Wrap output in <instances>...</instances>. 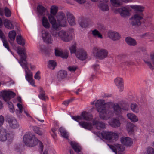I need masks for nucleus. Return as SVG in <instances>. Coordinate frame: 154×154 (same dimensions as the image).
Returning a JSON list of instances; mask_svg holds the SVG:
<instances>
[{
	"mask_svg": "<svg viewBox=\"0 0 154 154\" xmlns=\"http://www.w3.org/2000/svg\"><path fill=\"white\" fill-rule=\"evenodd\" d=\"M96 107L97 112H99V116L100 118L103 120H106L112 116L113 112L118 116L120 115L121 113L122 109L117 104L113 105V112L110 108L106 107L100 100H97L96 103Z\"/></svg>",
	"mask_w": 154,
	"mask_h": 154,
	"instance_id": "nucleus-1",
	"label": "nucleus"
},
{
	"mask_svg": "<svg viewBox=\"0 0 154 154\" xmlns=\"http://www.w3.org/2000/svg\"><path fill=\"white\" fill-rule=\"evenodd\" d=\"M72 119L77 122L80 126L85 129L90 130L92 128V125L91 123L80 121L84 120L91 121L93 118V116L91 113L86 112H83L81 116H72Z\"/></svg>",
	"mask_w": 154,
	"mask_h": 154,
	"instance_id": "nucleus-2",
	"label": "nucleus"
},
{
	"mask_svg": "<svg viewBox=\"0 0 154 154\" xmlns=\"http://www.w3.org/2000/svg\"><path fill=\"white\" fill-rule=\"evenodd\" d=\"M139 53H142L143 54L144 62L151 70H153L154 69V67L152 64L154 66V52L152 51L150 53V59L148 58V54L145 47H140L138 48L137 50L132 51L131 54L135 55Z\"/></svg>",
	"mask_w": 154,
	"mask_h": 154,
	"instance_id": "nucleus-3",
	"label": "nucleus"
},
{
	"mask_svg": "<svg viewBox=\"0 0 154 154\" xmlns=\"http://www.w3.org/2000/svg\"><path fill=\"white\" fill-rule=\"evenodd\" d=\"M54 16L51 14L48 16L49 21L52 25V28L54 30L58 31L60 29L61 27H64L67 25L65 14L63 13H61V14L57 17L58 23L56 22Z\"/></svg>",
	"mask_w": 154,
	"mask_h": 154,
	"instance_id": "nucleus-4",
	"label": "nucleus"
},
{
	"mask_svg": "<svg viewBox=\"0 0 154 154\" xmlns=\"http://www.w3.org/2000/svg\"><path fill=\"white\" fill-rule=\"evenodd\" d=\"M23 140L25 145L29 147L35 146L38 143L41 151H43V145L42 143L39 140L34 134L30 132L26 133L23 136Z\"/></svg>",
	"mask_w": 154,
	"mask_h": 154,
	"instance_id": "nucleus-5",
	"label": "nucleus"
},
{
	"mask_svg": "<svg viewBox=\"0 0 154 154\" xmlns=\"http://www.w3.org/2000/svg\"><path fill=\"white\" fill-rule=\"evenodd\" d=\"M131 7L135 10L138 11L132 17L131 23L133 25L139 26L141 24L140 20L143 18V15L142 12L144 11V8L142 6L137 5H131Z\"/></svg>",
	"mask_w": 154,
	"mask_h": 154,
	"instance_id": "nucleus-6",
	"label": "nucleus"
},
{
	"mask_svg": "<svg viewBox=\"0 0 154 154\" xmlns=\"http://www.w3.org/2000/svg\"><path fill=\"white\" fill-rule=\"evenodd\" d=\"M71 53H75L77 57L79 60H83L87 58V54L86 51L83 49H79L76 52V44L75 43L70 48Z\"/></svg>",
	"mask_w": 154,
	"mask_h": 154,
	"instance_id": "nucleus-7",
	"label": "nucleus"
},
{
	"mask_svg": "<svg viewBox=\"0 0 154 154\" xmlns=\"http://www.w3.org/2000/svg\"><path fill=\"white\" fill-rule=\"evenodd\" d=\"M17 52L21 57L19 63L22 67L23 68L28 66V63L26 60L27 55L25 50L23 48L18 47Z\"/></svg>",
	"mask_w": 154,
	"mask_h": 154,
	"instance_id": "nucleus-8",
	"label": "nucleus"
},
{
	"mask_svg": "<svg viewBox=\"0 0 154 154\" xmlns=\"http://www.w3.org/2000/svg\"><path fill=\"white\" fill-rule=\"evenodd\" d=\"M4 121V118L2 115L0 116V141L4 142L6 140L9 135L8 131L2 127Z\"/></svg>",
	"mask_w": 154,
	"mask_h": 154,
	"instance_id": "nucleus-9",
	"label": "nucleus"
},
{
	"mask_svg": "<svg viewBox=\"0 0 154 154\" xmlns=\"http://www.w3.org/2000/svg\"><path fill=\"white\" fill-rule=\"evenodd\" d=\"M101 135L103 139L112 142L117 140L118 139V134L111 131H103L101 133Z\"/></svg>",
	"mask_w": 154,
	"mask_h": 154,
	"instance_id": "nucleus-10",
	"label": "nucleus"
},
{
	"mask_svg": "<svg viewBox=\"0 0 154 154\" xmlns=\"http://www.w3.org/2000/svg\"><path fill=\"white\" fill-rule=\"evenodd\" d=\"M1 94L4 100L8 102L9 108L13 106V104L11 102H9V100L11 98H13L15 96V94L11 91H7L4 90L1 92Z\"/></svg>",
	"mask_w": 154,
	"mask_h": 154,
	"instance_id": "nucleus-11",
	"label": "nucleus"
},
{
	"mask_svg": "<svg viewBox=\"0 0 154 154\" xmlns=\"http://www.w3.org/2000/svg\"><path fill=\"white\" fill-rule=\"evenodd\" d=\"M93 53L94 55L100 59L106 58L108 54V52L106 49H100L97 47L94 48Z\"/></svg>",
	"mask_w": 154,
	"mask_h": 154,
	"instance_id": "nucleus-12",
	"label": "nucleus"
},
{
	"mask_svg": "<svg viewBox=\"0 0 154 154\" xmlns=\"http://www.w3.org/2000/svg\"><path fill=\"white\" fill-rule=\"evenodd\" d=\"M24 69L26 73L25 77L26 80L30 84L33 86H35V82L33 79L32 73L29 69L28 66L23 68Z\"/></svg>",
	"mask_w": 154,
	"mask_h": 154,
	"instance_id": "nucleus-13",
	"label": "nucleus"
},
{
	"mask_svg": "<svg viewBox=\"0 0 154 154\" xmlns=\"http://www.w3.org/2000/svg\"><path fill=\"white\" fill-rule=\"evenodd\" d=\"M108 145L114 152L116 153L118 152L119 154H121L125 149L123 146L119 144H116L114 146L110 144H108Z\"/></svg>",
	"mask_w": 154,
	"mask_h": 154,
	"instance_id": "nucleus-14",
	"label": "nucleus"
},
{
	"mask_svg": "<svg viewBox=\"0 0 154 154\" xmlns=\"http://www.w3.org/2000/svg\"><path fill=\"white\" fill-rule=\"evenodd\" d=\"M7 121L8 122L9 126L13 129L18 128L19 126L18 123L14 117H8L7 118Z\"/></svg>",
	"mask_w": 154,
	"mask_h": 154,
	"instance_id": "nucleus-15",
	"label": "nucleus"
},
{
	"mask_svg": "<svg viewBox=\"0 0 154 154\" xmlns=\"http://www.w3.org/2000/svg\"><path fill=\"white\" fill-rule=\"evenodd\" d=\"M115 13H119L123 17H125L129 15V11L128 8L122 7L121 8L116 9L114 11Z\"/></svg>",
	"mask_w": 154,
	"mask_h": 154,
	"instance_id": "nucleus-16",
	"label": "nucleus"
},
{
	"mask_svg": "<svg viewBox=\"0 0 154 154\" xmlns=\"http://www.w3.org/2000/svg\"><path fill=\"white\" fill-rule=\"evenodd\" d=\"M114 82L116 86L120 91H123L124 88L123 81L121 78L117 77L114 80Z\"/></svg>",
	"mask_w": 154,
	"mask_h": 154,
	"instance_id": "nucleus-17",
	"label": "nucleus"
},
{
	"mask_svg": "<svg viewBox=\"0 0 154 154\" xmlns=\"http://www.w3.org/2000/svg\"><path fill=\"white\" fill-rule=\"evenodd\" d=\"M55 54L56 56H59L61 57L66 59L68 57V54L67 52H63L61 49L56 48L55 49Z\"/></svg>",
	"mask_w": 154,
	"mask_h": 154,
	"instance_id": "nucleus-18",
	"label": "nucleus"
},
{
	"mask_svg": "<svg viewBox=\"0 0 154 154\" xmlns=\"http://www.w3.org/2000/svg\"><path fill=\"white\" fill-rule=\"evenodd\" d=\"M122 143L126 146H130L132 144L131 138L128 137H122L121 139Z\"/></svg>",
	"mask_w": 154,
	"mask_h": 154,
	"instance_id": "nucleus-19",
	"label": "nucleus"
},
{
	"mask_svg": "<svg viewBox=\"0 0 154 154\" xmlns=\"http://www.w3.org/2000/svg\"><path fill=\"white\" fill-rule=\"evenodd\" d=\"M93 125H95L96 128L98 130H101L106 128L105 124L102 122H99L98 121L94 119L93 120Z\"/></svg>",
	"mask_w": 154,
	"mask_h": 154,
	"instance_id": "nucleus-20",
	"label": "nucleus"
},
{
	"mask_svg": "<svg viewBox=\"0 0 154 154\" xmlns=\"http://www.w3.org/2000/svg\"><path fill=\"white\" fill-rule=\"evenodd\" d=\"M109 124L112 127L117 128L120 126V121L116 119L113 118L109 122Z\"/></svg>",
	"mask_w": 154,
	"mask_h": 154,
	"instance_id": "nucleus-21",
	"label": "nucleus"
},
{
	"mask_svg": "<svg viewBox=\"0 0 154 154\" xmlns=\"http://www.w3.org/2000/svg\"><path fill=\"white\" fill-rule=\"evenodd\" d=\"M3 24L6 28L8 29H11L14 28V26L12 22L7 19L3 20Z\"/></svg>",
	"mask_w": 154,
	"mask_h": 154,
	"instance_id": "nucleus-22",
	"label": "nucleus"
},
{
	"mask_svg": "<svg viewBox=\"0 0 154 154\" xmlns=\"http://www.w3.org/2000/svg\"><path fill=\"white\" fill-rule=\"evenodd\" d=\"M70 144L73 149L76 152L79 153L81 152L82 148L78 143L71 141Z\"/></svg>",
	"mask_w": 154,
	"mask_h": 154,
	"instance_id": "nucleus-23",
	"label": "nucleus"
},
{
	"mask_svg": "<svg viewBox=\"0 0 154 154\" xmlns=\"http://www.w3.org/2000/svg\"><path fill=\"white\" fill-rule=\"evenodd\" d=\"M66 15L68 22L69 24L71 26L75 25V21L73 15L69 12L67 13Z\"/></svg>",
	"mask_w": 154,
	"mask_h": 154,
	"instance_id": "nucleus-24",
	"label": "nucleus"
},
{
	"mask_svg": "<svg viewBox=\"0 0 154 154\" xmlns=\"http://www.w3.org/2000/svg\"><path fill=\"white\" fill-rule=\"evenodd\" d=\"M79 21L80 26L83 28H86L88 26V20L83 17L79 19Z\"/></svg>",
	"mask_w": 154,
	"mask_h": 154,
	"instance_id": "nucleus-25",
	"label": "nucleus"
},
{
	"mask_svg": "<svg viewBox=\"0 0 154 154\" xmlns=\"http://www.w3.org/2000/svg\"><path fill=\"white\" fill-rule=\"evenodd\" d=\"M17 106L19 109V110H16V112L18 117L19 118H22L23 117V116L21 115L23 112V106L20 103L17 104Z\"/></svg>",
	"mask_w": 154,
	"mask_h": 154,
	"instance_id": "nucleus-26",
	"label": "nucleus"
},
{
	"mask_svg": "<svg viewBox=\"0 0 154 154\" xmlns=\"http://www.w3.org/2000/svg\"><path fill=\"white\" fill-rule=\"evenodd\" d=\"M67 75V72L64 70H60L58 72L57 74V78L59 80H61L65 78Z\"/></svg>",
	"mask_w": 154,
	"mask_h": 154,
	"instance_id": "nucleus-27",
	"label": "nucleus"
},
{
	"mask_svg": "<svg viewBox=\"0 0 154 154\" xmlns=\"http://www.w3.org/2000/svg\"><path fill=\"white\" fill-rule=\"evenodd\" d=\"M127 116L128 118L133 122H136L138 120V118L137 116L132 113H128Z\"/></svg>",
	"mask_w": 154,
	"mask_h": 154,
	"instance_id": "nucleus-28",
	"label": "nucleus"
},
{
	"mask_svg": "<svg viewBox=\"0 0 154 154\" xmlns=\"http://www.w3.org/2000/svg\"><path fill=\"white\" fill-rule=\"evenodd\" d=\"M38 97L44 101H46L48 99V97L45 95V91L42 88H40V94Z\"/></svg>",
	"mask_w": 154,
	"mask_h": 154,
	"instance_id": "nucleus-29",
	"label": "nucleus"
},
{
	"mask_svg": "<svg viewBox=\"0 0 154 154\" xmlns=\"http://www.w3.org/2000/svg\"><path fill=\"white\" fill-rule=\"evenodd\" d=\"M108 37L112 38H118L120 37L119 34L117 32H115L112 31L109 32L108 33Z\"/></svg>",
	"mask_w": 154,
	"mask_h": 154,
	"instance_id": "nucleus-30",
	"label": "nucleus"
},
{
	"mask_svg": "<svg viewBox=\"0 0 154 154\" xmlns=\"http://www.w3.org/2000/svg\"><path fill=\"white\" fill-rule=\"evenodd\" d=\"M59 131L63 137L67 139H68V136L67 133L64 128L62 127H60L59 129Z\"/></svg>",
	"mask_w": 154,
	"mask_h": 154,
	"instance_id": "nucleus-31",
	"label": "nucleus"
},
{
	"mask_svg": "<svg viewBox=\"0 0 154 154\" xmlns=\"http://www.w3.org/2000/svg\"><path fill=\"white\" fill-rule=\"evenodd\" d=\"M38 48L40 49L41 52L45 54H48L49 53V50L44 45L39 44L38 45Z\"/></svg>",
	"mask_w": 154,
	"mask_h": 154,
	"instance_id": "nucleus-32",
	"label": "nucleus"
},
{
	"mask_svg": "<svg viewBox=\"0 0 154 154\" xmlns=\"http://www.w3.org/2000/svg\"><path fill=\"white\" fill-rule=\"evenodd\" d=\"M42 25L46 29L49 28L50 26V24L46 17H43L42 20Z\"/></svg>",
	"mask_w": 154,
	"mask_h": 154,
	"instance_id": "nucleus-33",
	"label": "nucleus"
},
{
	"mask_svg": "<svg viewBox=\"0 0 154 154\" xmlns=\"http://www.w3.org/2000/svg\"><path fill=\"white\" fill-rule=\"evenodd\" d=\"M46 10L44 7L41 5H39L37 7V10L39 14L41 15H43Z\"/></svg>",
	"mask_w": 154,
	"mask_h": 154,
	"instance_id": "nucleus-34",
	"label": "nucleus"
},
{
	"mask_svg": "<svg viewBox=\"0 0 154 154\" xmlns=\"http://www.w3.org/2000/svg\"><path fill=\"white\" fill-rule=\"evenodd\" d=\"M58 7L55 5L51 6L50 8L51 14L53 15H55L58 11Z\"/></svg>",
	"mask_w": 154,
	"mask_h": 154,
	"instance_id": "nucleus-35",
	"label": "nucleus"
},
{
	"mask_svg": "<svg viewBox=\"0 0 154 154\" xmlns=\"http://www.w3.org/2000/svg\"><path fill=\"white\" fill-rule=\"evenodd\" d=\"M131 108L132 111L136 113H138L139 112V106L136 104H131Z\"/></svg>",
	"mask_w": 154,
	"mask_h": 154,
	"instance_id": "nucleus-36",
	"label": "nucleus"
},
{
	"mask_svg": "<svg viewBox=\"0 0 154 154\" xmlns=\"http://www.w3.org/2000/svg\"><path fill=\"white\" fill-rule=\"evenodd\" d=\"M134 127V124L131 122L128 123L127 124V129L129 132H132L133 131Z\"/></svg>",
	"mask_w": 154,
	"mask_h": 154,
	"instance_id": "nucleus-37",
	"label": "nucleus"
},
{
	"mask_svg": "<svg viewBox=\"0 0 154 154\" xmlns=\"http://www.w3.org/2000/svg\"><path fill=\"white\" fill-rule=\"evenodd\" d=\"M127 44L131 46H134L137 44V42L134 39H125Z\"/></svg>",
	"mask_w": 154,
	"mask_h": 154,
	"instance_id": "nucleus-38",
	"label": "nucleus"
},
{
	"mask_svg": "<svg viewBox=\"0 0 154 154\" xmlns=\"http://www.w3.org/2000/svg\"><path fill=\"white\" fill-rule=\"evenodd\" d=\"M50 35L48 32L45 30H42V38H50Z\"/></svg>",
	"mask_w": 154,
	"mask_h": 154,
	"instance_id": "nucleus-39",
	"label": "nucleus"
},
{
	"mask_svg": "<svg viewBox=\"0 0 154 154\" xmlns=\"http://www.w3.org/2000/svg\"><path fill=\"white\" fill-rule=\"evenodd\" d=\"M48 67L50 68H52L53 69L56 66V63L54 60H50L48 62Z\"/></svg>",
	"mask_w": 154,
	"mask_h": 154,
	"instance_id": "nucleus-40",
	"label": "nucleus"
},
{
	"mask_svg": "<svg viewBox=\"0 0 154 154\" xmlns=\"http://www.w3.org/2000/svg\"><path fill=\"white\" fill-rule=\"evenodd\" d=\"M99 6L103 11H107L109 9L108 5L106 3H101L100 4Z\"/></svg>",
	"mask_w": 154,
	"mask_h": 154,
	"instance_id": "nucleus-41",
	"label": "nucleus"
},
{
	"mask_svg": "<svg viewBox=\"0 0 154 154\" xmlns=\"http://www.w3.org/2000/svg\"><path fill=\"white\" fill-rule=\"evenodd\" d=\"M5 15L7 17H10L11 14V10L7 7H5L4 8Z\"/></svg>",
	"mask_w": 154,
	"mask_h": 154,
	"instance_id": "nucleus-42",
	"label": "nucleus"
},
{
	"mask_svg": "<svg viewBox=\"0 0 154 154\" xmlns=\"http://www.w3.org/2000/svg\"><path fill=\"white\" fill-rule=\"evenodd\" d=\"M92 34L94 36H97L100 38H102V35L96 29H94L92 31Z\"/></svg>",
	"mask_w": 154,
	"mask_h": 154,
	"instance_id": "nucleus-43",
	"label": "nucleus"
},
{
	"mask_svg": "<svg viewBox=\"0 0 154 154\" xmlns=\"http://www.w3.org/2000/svg\"><path fill=\"white\" fill-rule=\"evenodd\" d=\"M33 130L35 133L39 135H42L43 134L42 131L38 127L36 126L33 127Z\"/></svg>",
	"mask_w": 154,
	"mask_h": 154,
	"instance_id": "nucleus-44",
	"label": "nucleus"
},
{
	"mask_svg": "<svg viewBox=\"0 0 154 154\" xmlns=\"http://www.w3.org/2000/svg\"><path fill=\"white\" fill-rule=\"evenodd\" d=\"M2 41L3 43L4 46L6 48L8 51H11V50L9 48L7 40V39H2Z\"/></svg>",
	"mask_w": 154,
	"mask_h": 154,
	"instance_id": "nucleus-45",
	"label": "nucleus"
},
{
	"mask_svg": "<svg viewBox=\"0 0 154 154\" xmlns=\"http://www.w3.org/2000/svg\"><path fill=\"white\" fill-rule=\"evenodd\" d=\"M16 35V32L14 30L10 31L8 35L9 38H15Z\"/></svg>",
	"mask_w": 154,
	"mask_h": 154,
	"instance_id": "nucleus-46",
	"label": "nucleus"
},
{
	"mask_svg": "<svg viewBox=\"0 0 154 154\" xmlns=\"http://www.w3.org/2000/svg\"><path fill=\"white\" fill-rule=\"evenodd\" d=\"M110 1L113 5L119 6L121 5V4L119 1V0H110Z\"/></svg>",
	"mask_w": 154,
	"mask_h": 154,
	"instance_id": "nucleus-47",
	"label": "nucleus"
},
{
	"mask_svg": "<svg viewBox=\"0 0 154 154\" xmlns=\"http://www.w3.org/2000/svg\"><path fill=\"white\" fill-rule=\"evenodd\" d=\"M16 42L18 44L22 46H23L25 44L24 39H16Z\"/></svg>",
	"mask_w": 154,
	"mask_h": 154,
	"instance_id": "nucleus-48",
	"label": "nucleus"
},
{
	"mask_svg": "<svg viewBox=\"0 0 154 154\" xmlns=\"http://www.w3.org/2000/svg\"><path fill=\"white\" fill-rule=\"evenodd\" d=\"M66 32L64 31H60L59 33V35L62 38H65L66 37Z\"/></svg>",
	"mask_w": 154,
	"mask_h": 154,
	"instance_id": "nucleus-49",
	"label": "nucleus"
},
{
	"mask_svg": "<svg viewBox=\"0 0 154 154\" xmlns=\"http://www.w3.org/2000/svg\"><path fill=\"white\" fill-rule=\"evenodd\" d=\"M146 154H154V149L151 147L148 148Z\"/></svg>",
	"mask_w": 154,
	"mask_h": 154,
	"instance_id": "nucleus-50",
	"label": "nucleus"
},
{
	"mask_svg": "<svg viewBox=\"0 0 154 154\" xmlns=\"http://www.w3.org/2000/svg\"><path fill=\"white\" fill-rule=\"evenodd\" d=\"M73 99L71 98L69 100H67L65 101H64L63 102V104L66 106H68V105L70 103L72 102V101H73Z\"/></svg>",
	"mask_w": 154,
	"mask_h": 154,
	"instance_id": "nucleus-51",
	"label": "nucleus"
},
{
	"mask_svg": "<svg viewBox=\"0 0 154 154\" xmlns=\"http://www.w3.org/2000/svg\"><path fill=\"white\" fill-rule=\"evenodd\" d=\"M9 42L13 47H16V43L14 42L15 39H9Z\"/></svg>",
	"mask_w": 154,
	"mask_h": 154,
	"instance_id": "nucleus-52",
	"label": "nucleus"
},
{
	"mask_svg": "<svg viewBox=\"0 0 154 154\" xmlns=\"http://www.w3.org/2000/svg\"><path fill=\"white\" fill-rule=\"evenodd\" d=\"M42 41L47 44H51L52 43V39H42Z\"/></svg>",
	"mask_w": 154,
	"mask_h": 154,
	"instance_id": "nucleus-53",
	"label": "nucleus"
},
{
	"mask_svg": "<svg viewBox=\"0 0 154 154\" xmlns=\"http://www.w3.org/2000/svg\"><path fill=\"white\" fill-rule=\"evenodd\" d=\"M42 108L43 110V112L45 113V114H47V105L45 104H43Z\"/></svg>",
	"mask_w": 154,
	"mask_h": 154,
	"instance_id": "nucleus-54",
	"label": "nucleus"
},
{
	"mask_svg": "<svg viewBox=\"0 0 154 154\" xmlns=\"http://www.w3.org/2000/svg\"><path fill=\"white\" fill-rule=\"evenodd\" d=\"M40 72L39 71H38L35 74L34 76V78L35 79L39 80L40 79V77L39 75L40 74Z\"/></svg>",
	"mask_w": 154,
	"mask_h": 154,
	"instance_id": "nucleus-55",
	"label": "nucleus"
},
{
	"mask_svg": "<svg viewBox=\"0 0 154 154\" xmlns=\"http://www.w3.org/2000/svg\"><path fill=\"white\" fill-rule=\"evenodd\" d=\"M93 68L94 69L95 71H97L99 69V66L98 64H95L92 66Z\"/></svg>",
	"mask_w": 154,
	"mask_h": 154,
	"instance_id": "nucleus-56",
	"label": "nucleus"
},
{
	"mask_svg": "<svg viewBox=\"0 0 154 154\" xmlns=\"http://www.w3.org/2000/svg\"><path fill=\"white\" fill-rule=\"evenodd\" d=\"M68 69L69 71L74 72L76 69V68L74 67L69 66L68 67Z\"/></svg>",
	"mask_w": 154,
	"mask_h": 154,
	"instance_id": "nucleus-57",
	"label": "nucleus"
},
{
	"mask_svg": "<svg viewBox=\"0 0 154 154\" xmlns=\"http://www.w3.org/2000/svg\"><path fill=\"white\" fill-rule=\"evenodd\" d=\"M24 113L26 114L27 117L32 118L31 116H30V114L26 110L24 109L23 110Z\"/></svg>",
	"mask_w": 154,
	"mask_h": 154,
	"instance_id": "nucleus-58",
	"label": "nucleus"
},
{
	"mask_svg": "<svg viewBox=\"0 0 154 154\" xmlns=\"http://www.w3.org/2000/svg\"><path fill=\"white\" fill-rule=\"evenodd\" d=\"M9 109V111L11 112L12 113L14 112L15 109L13 106H11V107H10Z\"/></svg>",
	"mask_w": 154,
	"mask_h": 154,
	"instance_id": "nucleus-59",
	"label": "nucleus"
},
{
	"mask_svg": "<svg viewBox=\"0 0 154 154\" xmlns=\"http://www.w3.org/2000/svg\"><path fill=\"white\" fill-rule=\"evenodd\" d=\"M125 64L127 65H131L133 64V62L131 61H127L125 62Z\"/></svg>",
	"mask_w": 154,
	"mask_h": 154,
	"instance_id": "nucleus-60",
	"label": "nucleus"
},
{
	"mask_svg": "<svg viewBox=\"0 0 154 154\" xmlns=\"http://www.w3.org/2000/svg\"><path fill=\"white\" fill-rule=\"evenodd\" d=\"M148 129L149 131L152 132H154V129L152 127H151V126H149Z\"/></svg>",
	"mask_w": 154,
	"mask_h": 154,
	"instance_id": "nucleus-61",
	"label": "nucleus"
},
{
	"mask_svg": "<svg viewBox=\"0 0 154 154\" xmlns=\"http://www.w3.org/2000/svg\"><path fill=\"white\" fill-rule=\"evenodd\" d=\"M4 35L2 31L0 29V38H3Z\"/></svg>",
	"mask_w": 154,
	"mask_h": 154,
	"instance_id": "nucleus-62",
	"label": "nucleus"
},
{
	"mask_svg": "<svg viewBox=\"0 0 154 154\" xmlns=\"http://www.w3.org/2000/svg\"><path fill=\"white\" fill-rule=\"evenodd\" d=\"M149 33H146L145 34H143L142 35V38H146L148 37L149 35Z\"/></svg>",
	"mask_w": 154,
	"mask_h": 154,
	"instance_id": "nucleus-63",
	"label": "nucleus"
},
{
	"mask_svg": "<svg viewBox=\"0 0 154 154\" xmlns=\"http://www.w3.org/2000/svg\"><path fill=\"white\" fill-rule=\"evenodd\" d=\"M0 15L1 16L4 15L3 10L1 8H0Z\"/></svg>",
	"mask_w": 154,
	"mask_h": 154,
	"instance_id": "nucleus-64",
	"label": "nucleus"
}]
</instances>
